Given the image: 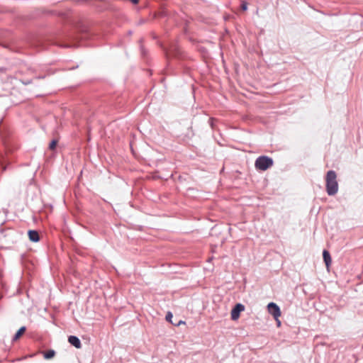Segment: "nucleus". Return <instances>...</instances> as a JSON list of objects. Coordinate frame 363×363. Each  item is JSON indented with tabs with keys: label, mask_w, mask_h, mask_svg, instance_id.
<instances>
[{
	"label": "nucleus",
	"mask_w": 363,
	"mask_h": 363,
	"mask_svg": "<svg viewBox=\"0 0 363 363\" xmlns=\"http://www.w3.org/2000/svg\"><path fill=\"white\" fill-rule=\"evenodd\" d=\"M326 191L329 196H334L338 191V183L337 181V174L333 170L327 172L325 177Z\"/></svg>",
	"instance_id": "f257e3e1"
},
{
	"label": "nucleus",
	"mask_w": 363,
	"mask_h": 363,
	"mask_svg": "<svg viewBox=\"0 0 363 363\" xmlns=\"http://www.w3.org/2000/svg\"><path fill=\"white\" fill-rule=\"evenodd\" d=\"M274 164L273 160L267 156L258 157L255 162V166L257 169L265 171L271 167Z\"/></svg>",
	"instance_id": "f03ea898"
},
{
	"label": "nucleus",
	"mask_w": 363,
	"mask_h": 363,
	"mask_svg": "<svg viewBox=\"0 0 363 363\" xmlns=\"http://www.w3.org/2000/svg\"><path fill=\"white\" fill-rule=\"evenodd\" d=\"M267 308L269 313L274 317V318L276 320H278V318L281 314L279 307L275 303L271 302L267 305Z\"/></svg>",
	"instance_id": "7ed1b4c3"
},
{
	"label": "nucleus",
	"mask_w": 363,
	"mask_h": 363,
	"mask_svg": "<svg viewBox=\"0 0 363 363\" xmlns=\"http://www.w3.org/2000/svg\"><path fill=\"white\" fill-rule=\"evenodd\" d=\"M245 310V306L241 303H237L231 311V319L236 320L240 317V313Z\"/></svg>",
	"instance_id": "20e7f679"
},
{
	"label": "nucleus",
	"mask_w": 363,
	"mask_h": 363,
	"mask_svg": "<svg viewBox=\"0 0 363 363\" xmlns=\"http://www.w3.org/2000/svg\"><path fill=\"white\" fill-rule=\"evenodd\" d=\"M68 342L72 345H73L74 347H75L77 349H79L82 347V343H81V341L77 337V336H74V335H70L69 337H68Z\"/></svg>",
	"instance_id": "39448f33"
},
{
	"label": "nucleus",
	"mask_w": 363,
	"mask_h": 363,
	"mask_svg": "<svg viewBox=\"0 0 363 363\" xmlns=\"http://www.w3.org/2000/svg\"><path fill=\"white\" fill-rule=\"evenodd\" d=\"M28 237L32 242H38L40 240L39 234L36 230H30L28 231Z\"/></svg>",
	"instance_id": "423d86ee"
},
{
	"label": "nucleus",
	"mask_w": 363,
	"mask_h": 363,
	"mask_svg": "<svg viewBox=\"0 0 363 363\" xmlns=\"http://www.w3.org/2000/svg\"><path fill=\"white\" fill-rule=\"evenodd\" d=\"M323 259H324L326 267H329V266L330 265L331 262H332L331 257H330L329 252L326 250H324L323 252Z\"/></svg>",
	"instance_id": "0eeeda50"
},
{
	"label": "nucleus",
	"mask_w": 363,
	"mask_h": 363,
	"mask_svg": "<svg viewBox=\"0 0 363 363\" xmlns=\"http://www.w3.org/2000/svg\"><path fill=\"white\" fill-rule=\"evenodd\" d=\"M26 328L25 326L21 327L17 331V333L15 334V335L13 336L12 341L15 342V341L18 340L23 335V334L26 332Z\"/></svg>",
	"instance_id": "6e6552de"
},
{
	"label": "nucleus",
	"mask_w": 363,
	"mask_h": 363,
	"mask_svg": "<svg viewBox=\"0 0 363 363\" xmlns=\"http://www.w3.org/2000/svg\"><path fill=\"white\" fill-rule=\"evenodd\" d=\"M55 354V352L53 350H48L47 352H44V358L45 359H51L52 358Z\"/></svg>",
	"instance_id": "1a4fd4ad"
},
{
	"label": "nucleus",
	"mask_w": 363,
	"mask_h": 363,
	"mask_svg": "<svg viewBox=\"0 0 363 363\" xmlns=\"http://www.w3.org/2000/svg\"><path fill=\"white\" fill-rule=\"evenodd\" d=\"M57 142L55 140H52L49 145V148L50 150H54L57 145Z\"/></svg>",
	"instance_id": "9d476101"
},
{
	"label": "nucleus",
	"mask_w": 363,
	"mask_h": 363,
	"mask_svg": "<svg viewBox=\"0 0 363 363\" xmlns=\"http://www.w3.org/2000/svg\"><path fill=\"white\" fill-rule=\"evenodd\" d=\"M172 318H173L172 313L171 312H168L167 314L166 315V320L167 321L171 322Z\"/></svg>",
	"instance_id": "9b49d317"
},
{
	"label": "nucleus",
	"mask_w": 363,
	"mask_h": 363,
	"mask_svg": "<svg viewBox=\"0 0 363 363\" xmlns=\"http://www.w3.org/2000/svg\"><path fill=\"white\" fill-rule=\"evenodd\" d=\"M241 9H242L243 11H246V10L247 9V3L243 2V3L241 4Z\"/></svg>",
	"instance_id": "f8f14e48"
},
{
	"label": "nucleus",
	"mask_w": 363,
	"mask_h": 363,
	"mask_svg": "<svg viewBox=\"0 0 363 363\" xmlns=\"http://www.w3.org/2000/svg\"><path fill=\"white\" fill-rule=\"evenodd\" d=\"M181 324H185V322H184V321H183V320H180V321L177 324V325H181Z\"/></svg>",
	"instance_id": "ddd939ff"
},
{
	"label": "nucleus",
	"mask_w": 363,
	"mask_h": 363,
	"mask_svg": "<svg viewBox=\"0 0 363 363\" xmlns=\"http://www.w3.org/2000/svg\"><path fill=\"white\" fill-rule=\"evenodd\" d=\"M277 323L278 327H279L281 325V322L279 319H278V320H277Z\"/></svg>",
	"instance_id": "4468645a"
}]
</instances>
